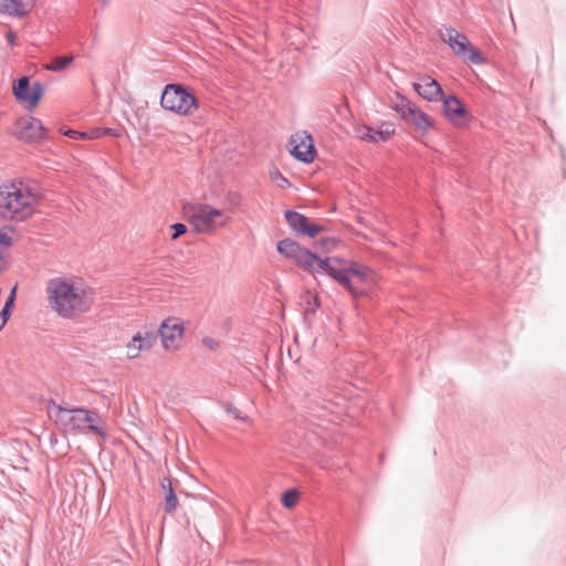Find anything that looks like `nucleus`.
I'll list each match as a JSON object with an SVG mask.
<instances>
[{"mask_svg":"<svg viewBox=\"0 0 566 566\" xmlns=\"http://www.w3.org/2000/svg\"><path fill=\"white\" fill-rule=\"evenodd\" d=\"M392 133H394V129L391 128L390 125H387L386 128H384V129L371 132L373 135H376V137H378V142L387 140L391 136Z\"/></svg>","mask_w":566,"mask_h":566,"instance_id":"obj_28","label":"nucleus"},{"mask_svg":"<svg viewBox=\"0 0 566 566\" xmlns=\"http://www.w3.org/2000/svg\"><path fill=\"white\" fill-rule=\"evenodd\" d=\"M48 302L59 316L73 319L88 312L94 293L81 279H53L46 286Z\"/></svg>","mask_w":566,"mask_h":566,"instance_id":"obj_2","label":"nucleus"},{"mask_svg":"<svg viewBox=\"0 0 566 566\" xmlns=\"http://www.w3.org/2000/svg\"><path fill=\"white\" fill-rule=\"evenodd\" d=\"M6 38H7V40H8V42H9L10 44H13V40H14V38H15V34H14V32H12V31H8V32H7V34H6Z\"/></svg>","mask_w":566,"mask_h":566,"instance_id":"obj_35","label":"nucleus"},{"mask_svg":"<svg viewBox=\"0 0 566 566\" xmlns=\"http://www.w3.org/2000/svg\"><path fill=\"white\" fill-rule=\"evenodd\" d=\"M13 93L17 99L28 102L32 107L36 106L41 95L43 94V86L36 82L31 87L28 77H21L13 86Z\"/></svg>","mask_w":566,"mask_h":566,"instance_id":"obj_11","label":"nucleus"},{"mask_svg":"<svg viewBox=\"0 0 566 566\" xmlns=\"http://www.w3.org/2000/svg\"><path fill=\"white\" fill-rule=\"evenodd\" d=\"M12 244V239L7 229L0 230V264H3L4 251Z\"/></svg>","mask_w":566,"mask_h":566,"instance_id":"obj_20","label":"nucleus"},{"mask_svg":"<svg viewBox=\"0 0 566 566\" xmlns=\"http://www.w3.org/2000/svg\"><path fill=\"white\" fill-rule=\"evenodd\" d=\"M297 499H298L297 491L296 490H289V491H286L282 495V504L285 507L291 509V507H293L296 504Z\"/></svg>","mask_w":566,"mask_h":566,"instance_id":"obj_23","label":"nucleus"},{"mask_svg":"<svg viewBox=\"0 0 566 566\" xmlns=\"http://www.w3.org/2000/svg\"><path fill=\"white\" fill-rule=\"evenodd\" d=\"M223 408H224V411L228 415L233 416L235 419H239V420H242V421H245V422L250 421V419L248 417L241 416V411L237 407H234L233 405L224 403Z\"/></svg>","mask_w":566,"mask_h":566,"instance_id":"obj_24","label":"nucleus"},{"mask_svg":"<svg viewBox=\"0 0 566 566\" xmlns=\"http://www.w3.org/2000/svg\"><path fill=\"white\" fill-rule=\"evenodd\" d=\"M301 248L298 243L291 239H284L277 243V251L289 259H294Z\"/></svg>","mask_w":566,"mask_h":566,"instance_id":"obj_18","label":"nucleus"},{"mask_svg":"<svg viewBox=\"0 0 566 566\" xmlns=\"http://www.w3.org/2000/svg\"><path fill=\"white\" fill-rule=\"evenodd\" d=\"M15 296H17V286H14L11 292H10V295L8 296L4 305L8 307V308H12L13 305H14V302H15Z\"/></svg>","mask_w":566,"mask_h":566,"instance_id":"obj_34","label":"nucleus"},{"mask_svg":"<svg viewBox=\"0 0 566 566\" xmlns=\"http://www.w3.org/2000/svg\"><path fill=\"white\" fill-rule=\"evenodd\" d=\"M3 270V264H0V272Z\"/></svg>","mask_w":566,"mask_h":566,"instance_id":"obj_36","label":"nucleus"},{"mask_svg":"<svg viewBox=\"0 0 566 566\" xmlns=\"http://www.w3.org/2000/svg\"><path fill=\"white\" fill-rule=\"evenodd\" d=\"M184 211L197 233H209L227 223L223 211L209 205H187L184 207Z\"/></svg>","mask_w":566,"mask_h":566,"instance_id":"obj_5","label":"nucleus"},{"mask_svg":"<svg viewBox=\"0 0 566 566\" xmlns=\"http://www.w3.org/2000/svg\"><path fill=\"white\" fill-rule=\"evenodd\" d=\"M157 340L155 333L149 331L136 333L126 346V355L129 359H135L144 350L150 349Z\"/></svg>","mask_w":566,"mask_h":566,"instance_id":"obj_13","label":"nucleus"},{"mask_svg":"<svg viewBox=\"0 0 566 566\" xmlns=\"http://www.w3.org/2000/svg\"><path fill=\"white\" fill-rule=\"evenodd\" d=\"M395 109L409 124L417 129L427 132L432 126L431 118L408 99L401 97L395 105Z\"/></svg>","mask_w":566,"mask_h":566,"instance_id":"obj_8","label":"nucleus"},{"mask_svg":"<svg viewBox=\"0 0 566 566\" xmlns=\"http://www.w3.org/2000/svg\"><path fill=\"white\" fill-rule=\"evenodd\" d=\"M440 39L459 56L473 64H482L485 59L480 50L470 43L468 38L452 27H442L439 30Z\"/></svg>","mask_w":566,"mask_h":566,"instance_id":"obj_6","label":"nucleus"},{"mask_svg":"<svg viewBox=\"0 0 566 566\" xmlns=\"http://www.w3.org/2000/svg\"><path fill=\"white\" fill-rule=\"evenodd\" d=\"M177 504H178L177 496H176L171 485L169 484L168 492H167V495L165 499V511L167 513H171L172 511L176 510Z\"/></svg>","mask_w":566,"mask_h":566,"instance_id":"obj_21","label":"nucleus"},{"mask_svg":"<svg viewBox=\"0 0 566 566\" xmlns=\"http://www.w3.org/2000/svg\"><path fill=\"white\" fill-rule=\"evenodd\" d=\"M293 260L303 269L329 274L354 297L366 295L367 287L376 283L375 273L354 261L339 258L321 259L305 248H301Z\"/></svg>","mask_w":566,"mask_h":566,"instance_id":"obj_1","label":"nucleus"},{"mask_svg":"<svg viewBox=\"0 0 566 566\" xmlns=\"http://www.w3.org/2000/svg\"><path fill=\"white\" fill-rule=\"evenodd\" d=\"M107 134L116 135L115 133H113V129L111 128H94L87 132L86 139H97Z\"/></svg>","mask_w":566,"mask_h":566,"instance_id":"obj_26","label":"nucleus"},{"mask_svg":"<svg viewBox=\"0 0 566 566\" xmlns=\"http://www.w3.org/2000/svg\"><path fill=\"white\" fill-rule=\"evenodd\" d=\"M285 219L289 226L297 233L314 238L317 235L323 228L312 223L305 216L296 211H286Z\"/></svg>","mask_w":566,"mask_h":566,"instance_id":"obj_12","label":"nucleus"},{"mask_svg":"<svg viewBox=\"0 0 566 566\" xmlns=\"http://www.w3.org/2000/svg\"><path fill=\"white\" fill-rule=\"evenodd\" d=\"M39 200L35 186L22 181L0 187V217L17 222L30 218Z\"/></svg>","mask_w":566,"mask_h":566,"instance_id":"obj_3","label":"nucleus"},{"mask_svg":"<svg viewBox=\"0 0 566 566\" xmlns=\"http://www.w3.org/2000/svg\"><path fill=\"white\" fill-rule=\"evenodd\" d=\"M74 60V56L72 54L65 55V56H57L52 60L51 63L45 64V70L53 71V72H61L65 70Z\"/></svg>","mask_w":566,"mask_h":566,"instance_id":"obj_19","label":"nucleus"},{"mask_svg":"<svg viewBox=\"0 0 566 566\" xmlns=\"http://www.w3.org/2000/svg\"><path fill=\"white\" fill-rule=\"evenodd\" d=\"M158 332L165 349L175 350L179 347L184 327L177 318H167L164 321Z\"/></svg>","mask_w":566,"mask_h":566,"instance_id":"obj_9","label":"nucleus"},{"mask_svg":"<svg viewBox=\"0 0 566 566\" xmlns=\"http://www.w3.org/2000/svg\"><path fill=\"white\" fill-rule=\"evenodd\" d=\"M443 111L451 120H457L465 115V108L455 96H448L443 99Z\"/></svg>","mask_w":566,"mask_h":566,"instance_id":"obj_17","label":"nucleus"},{"mask_svg":"<svg viewBox=\"0 0 566 566\" xmlns=\"http://www.w3.org/2000/svg\"><path fill=\"white\" fill-rule=\"evenodd\" d=\"M271 179L272 181L276 182L277 187L280 188H286L290 186L289 180L279 170L271 172Z\"/></svg>","mask_w":566,"mask_h":566,"instance_id":"obj_27","label":"nucleus"},{"mask_svg":"<svg viewBox=\"0 0 566 566\" xmlns=\"http://www.w3.org/2000/svg\"><path fill=\"white\" fill-rule=\"evenodd\" d=\"M11 310L12 308H8L6 305L1 310V312H0V331L4 327L8 319L10 318Z\"/></svg>","mask_w":566,"mask_h":566,"instance_id":"obj_31","label":"nucleus"},{"mask_svg":"<svg viewBox=\"0 0 566 566\" xmlns=\"http://www.w3.org/2000/svg\"><path fill=\"white\" fill-rule=\"evenodd\" d=\"M171 229L174 231L171 235L174 240L187 232V227L184 223H175L171 226Z\"/></svg>","mask_w":566,"mask_h":566,"instance_id":"obj_30","label":"nucleus"},{"mask_svg":"<svg viewBox=\"0 0 566 566\" xmlns=\"http://www.w3.org/2000/svg\"><path fill=\"white\" fill-rule=\"evenodd\" d=\"M14 135L22 140L40 142L44 137V127L38 118H20L15 124Z\"/></svg>","mask_w":566,"mask_h":566,"instance_id":"obj_10","label":"nucleus"},{"mask_svg":"<svg viewBox=\"0 0 566 566\" xmlns=\"http://www.w3.org/2000/svg\"><path fill=\"white\" fill-rule=\"evenodd\" d=\"M160 104L164 108L180 115H189L198 107L196 97L178 84H169L165 87Z\"/></svg>","mask_w":566,"mask_h":566,"instance_id":"obj_7","label":"nucleus"},{"mask_svg":"<svg viewBox=\"0 0 566 566\" xmlns=\"http://www.w3.org/2000/svg\"><path fill=\"white\" fill-rule=\"evenodd\" d=\"M291 154L301 161L311 163L314 156V146L310 136H293L290 142Z\"/></svg>","mask_w":566,"mask_h":566,"instance_id":"obj_14","label":"nucleus"},{"mask_svg":"<svg viewBox=\"0 0 566 566\" xmlns=\"http://www.w3.org/2000/svg\"><path fill=\"white\" fill-rule=\"evenodd\" d=\"M337 244V241L333 238H325L319 241V247L323 251L329 252Z\"/></svg>","mask_w":566,"mask_h":566,"instance_id":"obj_29","label":"nucleus"},{"mask_svg":"<svg viewBox=\"0 0 566 566\" xmlns=\"http://www.w3.org/2000/svg\"><path fill=\"white\" fill-rule=\"evenodd\" d=\"M64 135L69 136L70 138H73V139H86L87 137V132H78V130H74V129H67Z\"/></svg>","mask_w":566,"mask_h":566,"instance_id":"obj_32","label":"nucleus"},{"mask_svg":"<svg viewBox=\"0 0 566 566\" xmlns=\"http://www.w3.org/2000/svg\"><path fill=\"white\" fill-rule=\"evenodd\" d=\"M306 303L307 306L305 308L306 314H314L316 308L319 306V301L317 296L311 295L310 293L306 294Z\"/></svg>","mask_w":566,"mask_h":566,"instance_id":"obj_25","label":"nucleus"},{"mask_svg":"<svg viewBox=\"0 0 566 566\" xmlns=\"http://www.w3.org/2000/svg\"><path fill=\"white\" fill-rule=\"evenodd\" d=\"M373 129L368 126H359L356 128V136L361 140L378 142V137L371 134Z\"/></svg>","mask_w":566,"mask_h":566,"instance_id":"obj_22","label":"nucleus"},{"mask_svg":"<svg viewBox=\"0 0 566 566\" xmlns=\"http://www.w3.org/2000/svg\"><path fill=\"white\" fill-rule=\"evenodd\" d=\"M202 344L205 347L209 348L210 350H216L219 347V342L211 337H205L202 339Z\"/></svg>","mask_w":566,"mask_h":566,"instance_id":"obj_33","label":"nucleus"},{"mask_svg":"<svg viewBox=\"0 0 566 566\" xmlns=\"http://www.w3.org/2000/svg\"><path fill=\"white\" fill-rule=\"evenodd\" d=\"M415 91L429 102L438 101L442 96L440 84L430 76H423L421 82L413 83Z\"/></svg>","mask_w":566,"mask_h":566,"instance_id":"obj_15","label":"nucleus"},{"mask_svg":"<svg viewBox=\"0 0 566 566\" xmlns=\"http://www.w3.org/2000/svg\"><path fill=\"white\" fill-rule=\"evenodd\" d=\"M35 6V0H0V11L13 17H24Z\"/></svg>","mask_w":566,"mask_h":566,"instance_id":"obj_16","label":"nucleus"},{"mask_svg":"<svg viewBox=\"0 0 566 566\" xmlns=\"http://www.w3.org/2000/svg\"><path fill=\"white\" fill-rule=\"evenodd\" d=\"M49 413L59 428L65 432H80L87 429L91 432L99 434L102 438L105 437L102 429V418L95 411L84 408L67 409L54 405V407L49 410Z\"/></svg>","mask_w":566,"mask_h":566,"instance_id":"obj_4","label":"nucleus"}]
</instances>
